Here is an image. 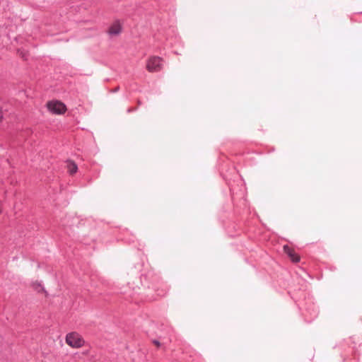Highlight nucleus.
I'll list each match as a JSON object with an SVG mask.
<instances>
[{
  "label": "nucleus",
  "instance_id": "1",
  "mask_svg": "<svg viewBox=\"0 0 362 362\" xmlns=\"http://www.w3.org/2000/svg\"><path fill=\"white\" fill-rule=\"evenodd\" d=\"M66 342L72 348H81L83 346L85 341L83 339L77 332H70L66 336Z\"/></svg>",
  "mask_w": 362,
  "mask_h": 362
},
{
  "label": "nucleus",
  "instance_id": "2",
  "mask_svg": "<svg viewBox=\"0 0 362 362\" xmlns=\"http://www.w3.org/2000/svg\"><path fill=\"white\" fill-rule=\"evenodd\" d=\"M162 59L159 57L149 58L146 64V69L150 72L159 71L162 68Z\"/></svg>",
  "mask_w": 362,
  "mask_h": 362
},
{
  "label": "nucleus",
  "instance_id": "3",
  "mask_svg": "<svg viewBox=\"0 0 362 362\" xmlns=\"http://www.w3.org/2000/svg\"><path fill=\"white\" fill-rule=\"evenodd\" d=\"M48 110L54 114H62L65 112L66 105L60 101H50L47 103Z\"/></svg>",
  "mask_w": 362,
  "mask_h": 362
},
{
  "label": "nucleus",
  "instance_id": "4",
  "mask_svg": "<svg viewBox=\"0 0 362 362\" xmlns=\"http://www.w3.org/2000/svg\"><path fill=\"white\" fill-rule=\"evenodd\" d=\"M284 251L285 252V253L288 255V256L293 262H298L300 261V257L295 253L293 250L291 249L289 246L284 245Z\"/></svg>",
  "mask_w": 362,
  "mask_h": 362
},
{
  "label": "nucleus",
  "instance_id": "5",
  "mask_svg": "<svg viewBox=\"0 0 362 362\" xmlns=\"http://www.w3.org/2000/svg\"><path fill=\"white\" fill-rule=\"evenodd\" d=\"M122 31V26L118 21H115L109 28L108 33L110 35H117Z\"/></svg>",
  "mask_w": 362,
  "mask_h": 362
},
{
  "label": "nucleus",
  "instance_id": "6",
  "mask_svg": "<svg viewBox=\"0 0 362 362\" xmlns=\"http://www.w3.org/2000/svg\"><path fill=\"white\" fill-rule=\"evenodd\" d=\"M67 169H68L69 173L71 175H73L76 173V171L78 170V167L75 163L70 162L67 164Z\"/></svg>",
  "mask_w": 362,
  "mask_h": 362
},
{
  "label": "nucleus",
  "instance_id": "7",
  "mask_svg": "<svg viewBox=\"0 0 362 362\" xmlns=\"http://www.w3.org/2000/svg\"><path fill=\"white\" fill-rule=\"evenodd\" d=\"M153 342L156 346H160V342L158 340H153Z\"/></svg>",
  "mask_w": 362,
  "mask_h": 362
},
{
  "label": "nucleus",
  "instance_id": "8",
  "mask_svg": "<svg viewBox=\"0 0 362 362\" xmlns=\"http://www.w3.org/2000/svg\"><path fill=\"white\" fill-rule=\"evenodd\" d=\"M3 118L2 111L0 110V121H1Z\"/></svg>",
  "mask_w": 362,
  "mask_h": 362
},
{
  "label": "nucleus",
  "instance_id": "9",
  "mask_svg": "<svg viewBox=\"0 0 362 362\" xmlns=\"http://www.w3.org/2000/svg\"><path fill=\"white\" fill-rule=\"evenodd\" d=\"M133 110H134L133 109H132V108H129V109L127 110V112H132V111H133Z\"/></svg>",
  "mask_w": 362,
  "mask_h": 362
}]
</instances>
